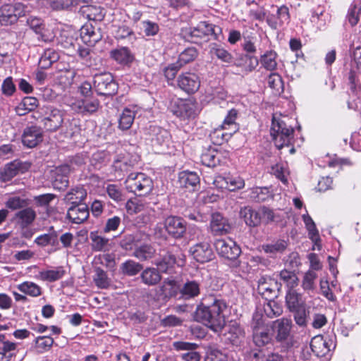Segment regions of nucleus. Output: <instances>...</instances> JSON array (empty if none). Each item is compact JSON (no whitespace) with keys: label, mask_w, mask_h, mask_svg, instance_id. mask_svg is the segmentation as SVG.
I'll list each match as a JSON object with an SVG mask.
<instances>
[{"label":"nucleus","mask_w":361,"mask_h":361,"mask_svg":"<svg viewBox=\"0 0 361 361\" xmlns=\"http://www.w3.org/2000/svg\"><path fill=\"white\" fill-rule=\"evenodd\" d=\"M66 271L63 267H57L55 269L42 271L39 273L42 281L54 282L63 277Z\"/></svg>","instance_id":"de8ad7c7"},{"label":"nucleus","mask_w":361,"mask_h":361,"mask_svg":"<svg viewBox=\"0 0 361 361\" xmlns=\"http://www.w3.org/2000/svg\"><path fill=\"white\" fill-rule=\"evenodd\" d=\"M27 6L20 2L5 4L0 6V25L8 26L16 23L26 14Z\"/></svg>","instance_id":"39448f33"},{"label":"nucleus","mask_w":361,"mask_h":361,"mask_svg":"<svg viewBox=\"0 0 361 361\" xmlns=\"http://www.w3.org/2000/svg\"><path fill=\"white\" fill-rule=\"evenodd\" d=\"M293 314V318L296 323L300 326H305L307 324V316L309 311L307 310V305L293 310L290 311Z\"/></svg>","instance_id":"338daca9"},{"label":"nucleus","mask_w":361,"mask_h":361,"mask_svg":"<svg viewBox=\"0 0 361 361\" xmlns=\"http://www.w3.org/2000/svg\"><path fill=\"white\" fill-rule=\"evenodd\" d=\"M138 239L137 235L127 234L121 239L119 245L125 250L129 251L135 249Z\"/></svg>","instance_id":"774afa93"},{"label":"nucleus","mask_w":361,"mask_h":361,"mask_svg":"<svg viewBox=\"0 0 361 361\" xmlns=\"http://www.w3.org/2000/svg\"><path fill=\"white\" fill-rule=\"evenodd\" d=\"M210 229L214 235H223L229 233L231 226L226 218L219 212L212 214Z\"/></svg>","instance_id":"412c9836"},{"label":"nucleus","mask_w":361,"mask_h":361,"mask_svg":"<svg viewBox=\"0 0 361 361\" xmlns=\"http://www.w3.org/2000/svg\"><path fill=\"white\" fill-rule=\"evenodd\" d=\"M51 232L39 235L35 240V243L41 247H45L48 245L55 246L58 244V236L56 232L51 227Z\"/></svg>","instance_id":"864d4df0"},{"label":"nucleus","mask_w":361,"mask_h":361,"mask_svg":"<svg viewBox=\"0 0 361 361\" xmlns=\"http://www.w3.org/2000/svg\"><path fill=\"white\" fill-rule=\"evenodd\" d=\"M349 66L348 80L351 90L355 91L357 77L361 75V47H357L353 50Z\"/></svg>","instance_id":"2eb2a0df"},{"label":"nucleus","mask_w":361,"mask_h":361,"mask_svg":"<svg viewBox=\"0 0 361 361\" xmlns=\"http://www.w3.org/2000/svg\"><path fill=\"white\" fill-rule=\"evenodd\" d=\"M178 182L180 188L193 192L199 189L200 178L196 172L183 171L179 173Z\"/></svg>","instance_id":"aec40b11"},{"label":"nucleus","mask_w":361,"mask_h":361,"mask_svg":"<svg viewBox=\"0 0 361 361\" xmlns=\"http://www.w3.org/2000/svg\"><path fill=\"white\" fill-rule=\"evenodd\" d=\"M90 215L89 208L86 204L72 205L68 210L66 216L73 224H82Z\"/></svg>","instance_id":"b1692460"},{"label":"nucleus","mask_w":361,"mask_h":361,"mask_svg":"<svg viewBox=\"0 0 361 361\" xmlns=\"http://www.w3.org/2000/svg\"><path fill=\"white\" fill-rule=\"evenodd\" d=\"M197 51L195 47H188L179 54L178 59L176 62L182 67L194 61L197 58Z\"/></svg>","instance_id":"0e129e2a"},{"label":"nucleus","mask_w":361,"mask_h":361,"mask_svg":"<svg viewBox=\"0 0 361 361\" xmlns=\"http://www.w3.org/2000/svg\"><path fill=\"white\" fill-rule=\"evenodd\" d=\"M171 298L182 300L181 298V285L178 284L173 287L165 288L161 286L157 290L154 299L161 304H166Z\"/></svg>","instance_id":"393cba45"},{"label":"nucleus","mask_w":361,"mask_h":361,"mask_svg":"<svg viewBox=\"0 0 361 361\" xmlns=\"http://www.w3.org/2000/svg\"><path fill=\"white\" fill-rule=\"evenodd\" d=\"M93 87L97 94L106 97L116 94L118 89L114 76L109 72L96 74L93 78Z\"/></svg>","instance_id":"423d86ee"},{"label":"nucleus","mask_w":361,"mask_h":361,"mask_svg":"<svg viewBox=\"0 0 361 361\" xmlns=\"http://www.w3.org/2000/svg\"><path fill=\"white\" fill-rule=\"evenodd\" d=\"M220 153L214 148L206 149L201 155V161L208 167H215L220 164Z\"/></svg>","instance_id":"4c0bfd02"},{"label":"nucleus","mask_w":361,"mask_h":361,"mask_svg":"<svg viewBox=\"0 0 361 361\" xmlns=\"http://www.w3.org/2000/svg\"><path fill=\"white\" fill-rule=\"evenodd\" d=\"M202 283L195 279H186L181 285V298L183 300H191L201 294Z\"/></svg>","instance_id":"6ab92c4d"},{"label":"nucleus","mask_w":361,"mask_h":361,"mask_svg":"<svg viewBox=\"0 0 361 361\" xmlns=\"http://www.w3.org/2000/svg\"><path fill=\"white\" fill-rule=\"evenodd\" d=\"M219 255L233 262V267H238L240 262L238 260L241 254L240 246L232 239H218L214 243Z\"/></svg>","instance_id":"1a4fd4ad"},{"label":"nucleus","mask_w":361,"mask_h":361,"mask_svg":"<svg viewBox=\"0 0 361 361\" xmlns=\"http://www.w3.org/2000/svg\"><path fill=\"white\" fill-rule=\"evenodd\" d=\"M54 343V339L51 336H38L35 340V348L37 353H43L48 351Z\"/></svg>","instance_id":"680f3d73"},{"label":"nucleus","mask_w":361,"mask_h":361,"mask_svg":"<svg viewBox=\"0 0 361 361\" xmlns=\"http://www.w3.org/2000/svg\"><path fill=\"white\" fill-rule=\"evenodd\" d=\"M27 169L26 164L14 161L6 165L1 172V176L4 181H9L18 173H24Z\"/></svg>","instance_id":"bb28decb"},{"label":"nucleus","mask_w":361,"mask_h":361,"mask_svg":"<svg viewBox=\"0 0 361 361\" xmlns=\"http://www.w3.org/2000/svg\"><path fill=\"white\" fill-rule=\"evenodd\" d=\"M148 134L150 136L152 146L156 153H167L171 142L170 133L158 126L151 125L148 129Z\"/></svg>","instance_id":"6e6552de"},{"label":"nucleus","mask_w":361,"mask_h":361,"mask_svg":"<svg viewBox=\"0 0 361 361\" xmlns=\"http://www.w3.org/2000/svg\"><path fill=\"white\" fill-rule=\"evenodd\" d=\"M253 341L258 347H262L271 343L273 339L272 334H269L267 329L261 328L253 331Z\"/></svg>","instance_id":"a18cd8bd"},{"label":"nucleus","mask_w":361,"mask_h":361,"mask_svg":"<svg viewBox=\"0 0 361 361\" xmlns=\"http://www.w3.org/2000/svg\"><path fill=\"white\" fill-rule=\"evenodd\" d=\"M80 12L89 20L102 21L105 16L104 8L97 6L87 5L82 6Z\"/></svg>","instance_id":"72a5a7b5"},{"label":"nucleus","mask_w":361,"mask_h":361,"mask_svg":"<svg viewBox=\"0 0 361 361\" xmlns=\"http://www.w3.org/2000/svg\"><path fill=\"white\" fill-rule=\"evenodd\" d=\"M43 140L42 129L36 126L26 127L22 135L23 144L28 147L33 148Z\"/></svg>","instance_id":"a211bd4d"},{"label":"nucleus","mask_w":361,"mask_h":361,"mask_svg":"<svg viewBox=\"0 0 361 361\" xmlns=\"http://www.w3.org/2000/svg\"><path fill=\"white\" fill-rule=\"evenodd\" d=\"M38 106V100L34 97H25L16 107V112L19 116H24L27 112L34 111Z\"/></svg>","instance_id":"58836bf2"},{"label":"nucleus","mask_w":361,"mask_h":361,"mask_svg":"<svg viewBox=\"0 0 361 361\" xmlns=\"http://www.w3.org/2000/svg\"><path fill=\"white\" fill-rule=\"evenodd\" d=\"M290 20L289 10L286 6H281L278 8L276 15H268L266 21L269 26L276 30L282 27L284 24H288Z\"/></svg>","instance_id":"4be33fe9"},{"label":"nucleus","mask_w":361,"mask_h":361,"mask_svg":"<svg viewBox=\"0 0 361 361\" xmlns=\"http://www.w3.org/2000/svg\"><path fill=\"white\" fill-rule=\"evenodd\" d=\"M176 257L170 251H166L156 259L154 264L160 274L172 275L176 272Z\"/></svg>","instance_id":"dca6fc26"},{"label":"nucleus","mask_w":361,"mask_h":361,"mask_svg":"<svg viewBox=\"0 0 361 361\" xmlns=\"http://www.w3.org/2000/svg\"><path fill=\"white\" fill-rule=\"evenodd\" d=\"M226 129L223 128L221 126L213 130L209 134V138L212 142L215 145H221L224 142L228 141L233 133L228 130L224 132Z\"/></svg>","instance_id":"37998d69"},{"label":"nucleus","mask_w":361,"mask_h":361,"mask_svg":"<svg viewBox=\"0 0 361 361\" xmlns=\"http://www.w3.org/2000/svg\"><path fill=\"white\" fill-rule=\"evenodd\" d=\"M18 288L22 293L32 297H37L42 294L41 288L37 284L30 281H25L19 284Z\"/></svg>","instance_id":"052dcab7"},{"label":"nucleus","mask_w":361,"mask_h":361,"mask_svg":"<svg viewBox=\"0 0 361 361\" xmlns=\"http://www.w3.org/2000/svg\"><path fill=\"white\" fill-rule=\"evenodd\" d=\"M155 253V249L149 244L137 245L133 256L141 261L151 259Z\"/></svg>","instance_id":"603ef678"},{"label":"nucleus","mask_w":361,"mask_h":361,"mask_svg":"<svg viewBox=\"0 0 361 361\" xmlns=\"http://www.w3.org/2000/svg\"><path fill=\"white\" fill-rule=\"evenodd\" d=\"M59 59L60 54L58 51L51 48L46 49L39 58L38 66L41 69H48Z\"/></svg>","instance_id":"7c9ffc66"},{"label":"nucleus","mask_w":361,"mask_h":361,"mask_svg":"<svg viewBox=\"0 0 361 361\" xmlns=\"http://www.w3.org/2000/svg\"><path fill=\"white\" fill-rule=\"evenodd\" d=\"M190 252L193 258L201 264L210 262L214 257L212 248L207 241L200 242L191 246L190 247Z\"/></svg>","instance_id":"4468645a"},{"label":"nucleus","mask_w":361,"mask_h":361,"mask_svg":"<svg viewBox=\"0 0 361 361\" xmlns=\"http://www.w3.org/2000/svg\"><path fill=\"white\" fill-rule=\"evenodd\" d=\"M132 167L133 164L131 162H128L125 158L122 159H116L112 165V169L115 173V177L120 180L130 171Z\"/></svg>","instance_id":"a19ab883"},{"label":"nucleus","mask_w":361,"mask_h":361,"mask_svg":"<svg viewBox=\"0 0 361 361\" xmlns=\"http://www.w3.org/2000/svg\"><path fill=\"white\" fill-rule=\"evenodd\" d=\"M90 238L92 240L91 247L94 251L100 252L107 250L109 239L100 236L97 232H91Z\"/></svg>","instance_id":"4d7b16f0"},{"label":"nucleus","mask_w":361,"mask_h":361,"mask_svg":"<svg viewBox=\"0 0 361 361\" xmlns=\"http://www.w3.org/2000/svg\"><path fill=\"white\" fill-rule=\"evenodd\" d=\"M135 111L128 108H125L118 118V128L122 130H128L133 123Z\"/></svg>","instance_id":"49530a36"},{"label":"nucleus","mask_w":361,"mask_h":361,"mask_svg":"<svg viewBox=\"0 0 361 361\" xmlns=\"http://www.w3.org/2000/svg\"><path fill=\"white\" fill-rule=\"evenodd\" d=\"M210 53L224 63H231L233 62V57L231 54L221 45L213 44L210 49Z\"/></svg>","instance_id":"5fc2aeb1"},{"label":"nucleus","mask_w":361,"mask_h":361,"mask_svg":"<svg viewBox=\"0 0 361 361\" xmlns=\"http://www.w3.org/2000/svg\"><path fill=\"white\" fill-rule=\"evenodd\" d=\"M164 226L167 233L175 239L183 238L187 229L185 220L180 216L173 215L165 219Z\"/></svg>","instance_id":"9d476101"},{"label":"nucleus","mask_w":361,"mask_h":361,"mask_svg":"<svg viewBox=\"0 0 361 361\" xmlns=\"http://www.w3.org/2000/svg\"><path fill=\"white\" fill-rule=\"evenodd\" d=\"M198 25L207 41L209 40V36L210 35L214 36V39H219V35L221 33V28L219 26L209 23L207 21H200Z\"/></svg>","instance_id":"3c124183"},{"label":"nucleus","mask_w":361,"mask_h":361,"mask_svg":"<svg viewBox=\"0 0 361 361\" xmlns=\"http://www.w3.org/2000/svg\"><path fill=\"white\" fill-rule=\"evenodd\" d=\"M294 130L291 126H288L283 120L272 118L271 127V135L275 142V145L278 149H281L284 146L291 145L293 138Z\"/></svg>","instance_id":"20e7f679"},{"label":"nucleus","mask_w":361,"mask_h":361,"mask_svg":"<svg viewBox=\"0 0 361 361\" xmlns=\"http://www.w3.org/2000/svg\"><path fill=\"white\" fill-rule=\"evenodd\" d=\"M109 56L118 63L123 66L130 65L135 59L130 49L127 47L112 49L109 53Z\"/></svg>","instance_id":"cd10ccee"},{"label":"nucleus","mask_w":361,"mask_h":361,"mask_svg":"<svg viewBox=\"0 0 361 361\" xmlns=\"http://www.w3.org/2000/svg\"><path fill=\"white\" fill-rule=\"evenodd\" d=\"M47 3L54 11H72L77 6L75 0H48Z\"/></svg>","instance_id":"bf43d9fd"},{"label":"nucleus","mask_w":361,"mask_h":361,"mask_svg":"<svg viewBox=\"0 0 361 361\" xmlns=\"http://www.w3.org/2000/svg\"><path fill=\"white\" fill-rule=\"evenodd\" d=\"M126 188L138 196L149 195L154 188L152 178L144 173H131L126 180Z\"/></svg>","instance_id":"7ed1b4c3"},{"label":"nucleus","mask_w":361,"mask_h":361,"mask_svg":"<svg viewBox=\"0 0 361 361\" xmlns=\"http://www.w3.org/2000/svg\"><path fill=\"white\" fill-rule=\"evenodd\" d=\"M172 346L176 351H185L180 355L183 361H200L201 360V354L197 351L199 345L195 343L177 341L173 342Z\"/></svg>","instance_id":"9b49d317"},{"label":"nucleus","mask_w":361,"mask_h":361,"mask_svg":"<svg viewBox=\"0 0 361 361\" xmlns=\"http://www.w3.org/2000/svg\"><path fill=\"white\" fill-rule=\"evenodd\" d=\"M277 53L274 50H269L260 56L259 63L266 70L274 71L277 68Z\"/></svg>","instance_id":"ea45409f"},{"label":"nucleus","mask_w":361,"mask_h":361,"mask_svg":"<svg viewBox=\"0 0 361 361\" xmlns=\"http://www.w3.org/2000/svg\"><path fill=\"white\" fill-rule=\"evenodd\" d=\"M228 304L219 295L208 294L203 296L193 314L196 322L203 324L216 334H220L225 326L224 312Z\"/></svg>","instance_id":"f257e3e1"},{"label":"nucleus","mask_w":361,"mask_h":361,"mask_svg":"<svg viewBox=\"0 0 361 361\" xmlns=\"http://www.w3.org/2000/svg\"><path fill=\"white\" fill-rule=\"evenodd\" d=\"M286 305L289 311L306 306L302 295L294 289H288L286 295Z\"/></svg>","instance_id":"2f4dec72"},{"label":"nucleus","mask_w":361,"mask_h":361,"mask_svg":"<svg viewBox=\"0 0 361 361\" xmlns=\"http://www.w3.org/2000/svg\"><path fill=\"white\" fill-rule=\"evenodd\" d=\"M172 112L181 120L193 118L197 115L196 102L192 99L179 100L173 106Z\"/></svg>","instance_id":"f8f14e48"},{"label":"nucleus","mask_w":361,"mask_h":361,"mask_svg":"<svg viewBox=\"0 0 361 361\" xmlns=\"http://www.w3.org/2000/svg\"><path fill=\"white\" fill-rule=\"evenodd\" d=\"M70 172L71 168L67 164L61 165L51 171V183L55 190H64L68 186Z\"/></svg>","instance_id":"f3484780"},{"label":"nucleus","mask_w":361,"mask_h":361,"mask_svg":"<svg viewBox=\"0 0 361 361\" xmlns=\"http://www.w3.org/2000/svg\"><path fill=\"white\" fill-rule=\"evenodd\" d=\"M142 282L147 286H155L161 280L159 271L154 267H147L142 271L140 275Z\"/></svg>","instance_id":"e433bc0d"},{"label":"nucleus","mask_w":361,"mask_h":361,"mask_svg":"<svg viewBox=\"0 0 361 361\" xmlns=\"http://www.w3.org/2000/svg\"><path fill=\"white\" fill-rule=\"evenodd\" d=\"M17 343L14 342H4L0 345V361H11L18 353Z\"/></svg>","instance_id":"c03bdc74"},{"label":"nucleus","mask_w":361,"mask_h":361,"mask_svg":"<svg viewBox=\"0 0 361 361\" xmlns=\"http://www.w3.org/2000/svg\"><path fill=\"white\" fill-rule=\"evenodd\" d=\"M226 339L233 345H238L245 336L242 327L236 322H231L228 326L227 331L224 334Z\"/></svg>","instance_id":"c756f323"},{"label":"nucleus","mask_w":361,"mask_h":361,"mask_svg":"<svg viewBox=\"0 0 361 361\" xmlns=\"http://www.w3.org/2000/svg\"><path fill=\"white\" fill-rule=\"evenodd\" d=\"M240 216L243 219L245 224L250 227H257L262 223L261 213L250 206H246L240 209Z\"/></svg>","instance_id":"a878e982"},{"label":"nucleus","mask_w":361,"mask_h":361,"mask_svg":"<svg viewBox=\"0 0 361 361\" xmlns=\"http://www.w3.org/2000/svg\"><path fill=\"white\" fill-rule=\"evenodd\" d=\"M4 204L6 208L14 211L17 209L21 210L27 206V202L26 200L23 199L19 196L11 195L6 199Z\"/></svg>","instance_id":"69168bd1"},{"label":"nucleus","mask_w":361,"mask_h":361,"mask_svg":"<svg viewBox=\"0 0 361 361\" xmlns=\"http://www.w3.org/2000/svg\"><path fill=\"white\" fill-rule=\"evenodd\" d=\"M200 82L199 75L190 72L183 73L177 79L178 86L189 94H194L199 90Z\"/></svg>","instance_id":"ddd939ff"},{"label":"nucleus","mask_w":361,"mask_h":361,"mask_svg":"<svg viewBox=\"0 0 361 361\" xmlns=\"http://www.w3.org/2000/svg\"><path fill=\"white\" fill-rule=\"evenodd\" d=\"M279 277L281 280L286 283L288 289H293L298 285L299 279L293 271L283 269L280 271Z\"/></svg>","instance_id":"e2e57ef3"},{"label":"nucleus","mask_w":361,"mask_h":361,"mask_svg":"<svg viewBox=\"0 0 361 361\" xmlns=\"http://www.w3.org/2000/svg\"><path fill=\"white\" fill-rule=\"evenodd\" d=\"M238 115V110L231 109L228 111L221 126L234 134L239 130V125L235 122Z\"/></svg>","instance_id":"79ce46f5"},{"label":"nucleus","mask_w":361,"mask_h":361,"mask_svg":"<svg viewBox=\"0 0 361 361\" xmlns=\"http://www.w3.org/2000/svg\"><path fill=\"white\" fill-rule=\"evenodd\" d=\"M288 245V240L279 239L275 242L263 245L262 248L265 253L269 254L271 257H275L276 255L283 253Z\"/></svg>","instance_id":"c9c22d12"},{"label":"nucleus","mask_w":361,"mask_h":361,"mask_svg":"<svg viewBox=\"0 0 361 361\" xmlns=\"http://www.w3.org/2000/svg\"><path fill=\"white\" fill-rule=\"evenodd\" d=\"M248 197L255 202H265L273 197V195L267 187H255L248 190Z\"/></svg>","instance_id":"f704fd0d"},{"label":"nucleus","mask_w":361,"mask_h":361,"mask_svg":"<svg viewBox=\"0 0 361 361\" xmlns=\"http://www.w3.org/2000/svg\"><path fill=\"white\" fill-rule=\"evenodd\" d=\"M80 37L82 42L90 47H93L102 38L99 28H97L91 23L85 24L80 29Z\"/></svg>","instance_id":"5701e85b"},{"label":"nucleus","mask_w":361,"mask_h":361,"mask_svg":"<svg viewBox=\"0 0 361 361\" xmlns=\"http://www.w3.org/2000/svg\"><path fill=\"white\" fill-rule=\"evenodd\" d=\"M310 348L317 357L324 356L328 351L326 343L322 336H315L312 339Z\"/></svg>","instance_id":"13d9d810"},{"label":"nucleus","mask_w":361,"mask_h":361,"mask_svg":"<svg viewBox=\"0 0 361 361\" xmlns=\"http://www.w3.org/2000/svg\"><path fill=\"white\" fill-rule=\"evenodd\" d=\"M142 268V265L139 262L128 259L121 264L120 271L123 275L133 276L137 275Z\"/></svg>","instance_id":"09e8293b"},{"label":"nucleus","mask_w":361,"mask_h":361,"mask_svg":"<svg viewBox=\"0 0 361 361\" xmlns=\"http://www.w3.org/2000/svg\"><path fill=\"white\" fill-rule=\"evenodd\" d=\"M271 329L274 340L280 344L283 352L288 351L293 346L291 319L286 317L278 319L272 322Z\"/></svg>","instance_id":"f03ea898"},{"label":"nucleus","mask_w":361,"mask_h":361,"mask_svg":"<svg viewBox=\"0 0 361 361\" xmlns=\"http://www.w3.org/2000/svg\"><path fill=\"white\" fill-rule=\"evenodd\" d=\"M93 281L96 286L101 289H107L111 286V279L108 277L107 273L100 267L94 269Z\"/></svg>","instance_id":"8fccbe9b"},{"label":"nucleus","mask_w":361,"mask_h":361,"mask_svg":"<svg viewBox=\"0 0 361 361\" xmlns=\"http://www.w3.org/2000/svg\"><path fill=\"white\" fill-rule=\"evenodd\" d=\"M181 35L183 38L189 42L194 44H201L202 42H207V39L202 34L198 24L196 27L185 28L182 30Z\"/></svg>","instance_id":"473e14b6"},{"label":"nucleus","mask_w":361,"mask_h":361,"mask_svg":"<svg viewBox=\"0 0 361 361\" xmlns=\"http://www.w3.org/2000/svg\"><path fill=\"white\" fill-rule=\"evenodd\" d=\"M41 123L47 131H56L63 122V113L60 109L47 106L41 109Z\"/></svg>","instance_id":"0eeeda50"},{"label":"nucleus","mask_w":361,"mask_h":361,"mask_svg":"<svg viewBox=\"0 0 361 361\" xmlns=\"http://www.w3.org/2000/svg\"><path fill=\"white\" fill-rule=\"evenodd\" d=\"M86 197V190L82 188L78 187L68 192L65 196V200L70 202L72 205H75L76 204H82L81 202L84 200Z\"/></svg>","instance_id":"6e6d98bb"},{"label":"nucleus","mask_w":361,"mask_h":361,"mask_svg":"<svg viewBox=\"0 0 361 361\" xmlns=\"http://www.w3.org/2000/svg\"><path fill=\"white\" fill-rule=\"evenodd\" d=\"M36 212L31 207H24L15 214L14 219L23 228L30 226L36 219Z\"/></svg>","instance_id":"c85d7f7f"}]
</instances>
